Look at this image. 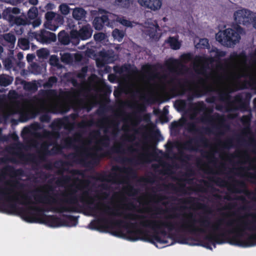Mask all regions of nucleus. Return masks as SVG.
Returning a JSON list of instances; mask_svg holds the SVG:
<instances>
[{
  "label": "nucleus",
  "mask_w": 256,
  "mask_h": 256,
  "mask_svg": "<svg viewBox=\"0 0 256 256\" xmlns=\"http://www.w3.org/2000/svg\"><path fill=\"white\" fill-rule=\"evenodd\" d=\"M60 10L62 14L66 15L70 12V8L66 4H62L60 6Z\"/></svg>",
  "instance_id": "27"
},
{
  "label": "nucleus",
  "mask_w": 256,
  "mask_h": 256,
  "mask_svg": "<svg viewBox=\"0 0 256 256\" xmlns=\"http://www.w3.org/2000/svg\"><path fill=\"white\" fill-rule=\"evenodd\" d=\"M4 38L6 40L10 42L11 44H13L16 42V38L15 36L10 34H8L4 35Z\"/></svg>",
  "instance_id": "28"
},
{
  "label": "nucleus",
  "mask_w": 256,
  "mask_h": 256,
  "mask_svg": "<svg viewBox=\"0 0 256 256\" xmlns=\"http://www.w3.org/2000/svg\"><path fill=\"white\" fill-rule=\"evenodd\" d=\"M20 12V10L18 8H8L4 10L3 14L5 19L8 20L12 23H14L16 24H25V22L22 20L18 18L16 16V14H19Z\"/></svg>",
  "instance_id": "8"
},
{
  "label": "nucleus",
  "mask_w": 256,
  "mask_h": 256,
  "mask_svg": "<svg viewBox=\"0 0 256 256\" xmlns=\"http://www.w3.org/2000/svg\"><path fill=\"white\" fill-rule=\"evenodd\" d=\"M112 36L115 40L120 42L124 36V33L120 32L117 29H116L113 31Z\"/></svg>",
  "instance_id": "23"
},
{
  "label": "nucleus",
  "mask_w": 256,
  "mask_h": 256,
  "mask_svg": "<svg viewBox=\"0 0 256 256\" xmlns=\"http://www.w3.org/2000/svg\"><path fill=\"white\" fill-rule=\"evenodd\" d=\"M44 52L46 54V52L44 50H38V56H42V55L41 54V52Z\"/></svg>",
  "instance_id": "42"
},
{
  "label": "nucleus",
  "mask_w": 256,
  "mask_h": 256,
  "mask_svg": "<svg viewBox=\"0 0 256 256\" xmlns=\"http://www.w3.org/2000/svg\"><path fill=\"white\" fill-rule=\"evenodd\" d=\"M232 76L234 78L248 76L256 77V67L250 70L246 66L245 58L243 56H236L232 62Z\"/></svg>",
  "instance_id": "4"
},
{
  "label": "nucleus",
  "mask_w": 256,
  "mask_h": 256,
  "mask_svg": "<svg viewBox=\"0 0 256 256\" xmlns=\"http://www.w3.org/2000/svg\"><path fill=\"white\" fill-rule=\"evenodd\" d=\"M20 55H21V54H20H20H18V56H20Z\"/></svg>",
  "instance_id": "47"
},
{
  "label": "nucleus",
  "mask_w": 256,
  "mask_h": 256,
  "mask_svg": "<svg viewBox=\"0 0 256 256\" xmlns=\"http://www.w3.org/2000/svg\"><path fill=\"white\" fill-rule=\"evenodd\" d=\"M58 60L54 56H52L50 60V62L51 64L56 65L57 64Z\"/></svg>",
  "instance_id": "37"
},
{
  "label": "nucleus",
  "mask_w": 256,
  "mask_h": 256,
  "mask_svg": "<svg viewBox=\"0 0 256 256\" xmlns=\"http://www.w3.org/2000/svg\"><path fill=\"white\" fill-rule=\"evenodd\" d=\"M134 88L136 92L141 94H153L156 92L157 88L152 82H147L144 80H141L134 84Z\"/></svg>",
  "instance_id": "7"
},
{
  "label": "nucleus",
  "mask_w": 256,
  "mask_h": 256,
  "mask_svg": "<svg viewBox=\"0 0 256 256\" xmlns=\"http://www.w3.org/2000/svg\"><path fill=\"white\" fill-rule=\"evenodd\" d=\"M46 8L48 9H52L54 8V5H53L51 4H47Z\"/></svg>",
  "instance_id": "41"
},
{
  "label": "nucleus",
  "mask_w": 256,
  "mask_h": 256,
  "mask_svg": "<svg viewBox=\"0 0 256 256\" xmlns=\"http://www.w3.org/2000/svg\"><path fill=\"white\" fill-rule=\"evenodd\" d=\"M105 34L103 33H98L94 35V38L96 41H101L104 39Z\"/></svg>",
  "instance_id": "29"
},
{
  "label": "nucleus",
  "mask_w": 256,
  "mask_h": 256,
  "mask_svg": "<svg viewBox=\"0 0 256 256\" xmlns=\"http://www.w3.org/2000/svg\"><path fill=\"white\" fill-rule=\"evenodd\" d=\"M108 228V224L106 222H104L102 225H100L98 226L97 229L101 232H106Z\"/></svg>",
  "instance_id": "31"
},
{
  "label": "nucleus",
  "mask_w": 256,
  "mask_h": 256,
  "mask_svg": "<svg viewBox=\"0 0 256 256\" xmlns=\"http://www.w3.org/2000/svg\"><path fill=\"white\" fill-rule=\"evenodd\" d=\"M64 44H68V42H64Z\"/></svg>",
  "instance_id": "46"
},
{
  "label": "nucleus",
  "mask_w": 256,
  "mask_h": 256,
  "mask_svg": "<svg viewBox=\"0 0 256 256\" xmlns=\"http://www.w3.org/2000/svg\"><path fill=\"white\" fill-rule=\"evenodd\" d=\"M253 14L244 8L238 9L234 12V19L237 24L246 25L251 22Z\"/></svg>",
  "instance_id": "5"
},
{
  "label": "nucleus",
  "mask_w": 256,
  "mask_h": 256,
  "mask_svg": "<svg viewBox=\"0 0 256 256\" xmlns=\"http://www.w3.org/2000/svg\"><path fill=\"white\" fill-rule=\"evenodd\" d=\"M208 40L204 38L200 40L199 42L196 44V46L197 48H205L208 46Z\"/></svg>",
  "instance_id": "26"
},
{
  "label": "nucleus",
  "mask_w": 256,
  "mask_h": 256,
  "mask_svg": "<svg viewBox=\"0 0 256 256\" xmlns=\"http://www.w3.org/2000/svg\"><path fill=\"white\" fill-rule=\"evenodd\" d=\"M116 235L119 237H124L130 240L136 241L142 238V232L135 228L128 230L127 234L122 232H119L116 234Z\"/></svg>",
  "instance_id": "9"
},
{
  "label": "nucleus",
  "mask_w": 256,
  "mask_h": 256,
  "mask_svg": "<svg viewBox=\"0 0 256 256\" xmlns=\"http://www.w3.org/2000/svg\"><path fill=\"white\" fill-rule=\"evenodd\" d=\"M92 30L90 25L84 26L79 32L73 30L71 32V36L74 38L86 40L92 36Z\"/></svg>",
  "instance_id": "11"
},
{
  "label": "nucleus",
  "mask_w": 256,
  "mask_h": 256,
  "mask_svg": "<svg viewBox=\"0 0 256 256\" xmlns=\"http://www.w3.org/2000/svg\"><path fill=\"white\" fill-rule=\"evenodd\" d=\"M168 42L170 44L171 48L174 50H177L180 48V44L176 38H170Z\"/></svg>",
  "instance_id": "22"
},
{
  "label": "nucleus",
  "mask_w": 256,
  "mask_h": 256,
  "mask_svg": "<svg viewBox=\"0 0 256 256\" xmlns=\"http://www.w3.org/2000/svg\"><path fill=\"white\" fill-rule=\"evenodd\" d=\"M56 78L54 77L50 78L48 82L46 84V86H52V84L56 82Z\"/></svg>",
  "instance_id": "34"
},
{
  "label": "nucleus",
  "mask_w": 256,
  "mask_h": 256,
  "mask_svg": "<svg viewBox=\"0 0 256 256\" xmlns=\"http://www.w3.org/2000/svg\"><path fill=\"white\" fill-rule=\"evenodd\" d=\"M20 112L24 114L28 115L30 114L33 115L37 112V109L35 107V106L32 105V104H28L26 106H24L22 110H21Z\"/></svg>",
  "instance_id": "17"
},
{
  "label": "nucleus",
  "mask_w": 256,
  "mask_h": 256,
  "mask_svg": "<svg viewBox=\"0 0 256 256\" xmlns=\"http://www.w3.org/2000/svg\"><path fill=\"white\" fill-rule=\"evenodd\" d=\"M179 66L180 62L177 60L171 59L168 62V66L172 71H178Z\"/></svg>",
  "instance_id": "18"
},
{
  "label": "nucleus",
  "mask_w": 256,
  "mask_h": 256,
  "mask_svg": "<svg viewBox=\"0 0 256 256\" xmlns=\"http://www.w3.org/2000/svg\"><path fill=\"white\" fill-rule=\"evenodd\" d=\"M118 22H119L125 26H132V24L126 20H117Z\"/></svg>",
  "instance_id": "33"
},
{
  "label": "nucleus",
  "mask_w": 256,
  "mask_h": 256,
  "mask_svg": "<svg viewBox=\"0 0 256 256\" xmlns=\"http://www.w3.org/2000/svg\"><path fill=\"white\" fill-rule=\"evenodd\" d=\"M240 27L236 28V32L231 28H226L218 32L216 36L217 41L224 46H232L238 42L240 39V34L242 32Z\"/></svg>",
  "instance_id": "3"
},
{
  "label": "nucleus",
  "mask_w": 256,
  "mask_h": 256,
  "mask_svg": "<svg viewBox=\"0 0 256 256\" xmlns=\"http://www.w3.org/2000/svg\"><path fill=\"white\" fill-rule=\"evenodd\" d=\"M46 22L45 26L46 28L51 30H56L62 24V18L54 12H48L46 14Z\"/></svg>",
  "instance_id": "6"
},
{
  "label": "nucleus",
  "mask_w": 256,
  "mask_h": 256,
  "mask_svg": "<svg viewBox=\"0 0 256 256\" xmlns=\"http://www.w3.org/2000/svg\"><path fill=\"white\" fill-rule=\"evenodd\" d=\"M34 56L32 54H28L26 58L28 61H30L33 60Z\"/></svg>",
  "instance_id": "39"
},
{
  "label": "nucleus",
  "mask_w": 256,
  "mask_h": 256,
  "mask_svg": "<svg viewBox=\"0 0 256 256\" xmlns=\"http://www.w3.org/2000/svg\"><path fill=\"white\" fill-rule=\"evenodd\" d=\"M251 22L252 24L253 27L256 29V14L255 13L253 14Z\"/></svg>",
  "instance_id": "35"
},
{
  "label": "nucleus",
  "mask_w": 256,
  "mask_h": 256,
  "mask_svg": "<svg viewBox=\"0 0 256 256\" xmlns=\"http://www.w3.org/2000/svg\"><path fill=\"white\" fill-rule=\"evenodd\" d=\"M17 112H18V110H10V114L14 113Z\"/></svg>",
  "instance_id": "44"
},
{
  "label": "nucleus",
  "mask_w": 256,
  "mask_h": 256,
  "mask_svg": "<svg viewBox=\"0 0 256 256\" xmlns=\"http://www.w3.org/2000/svg\"><path fill=\"white\" fill-rule=\"evenodd\" d=\"M9 2L12 4L16 5L21 2L20 0H10Z\"/></svg>",
  "instance_id": "38"
},
{
  "label": "nucleus",
  "mask_w": 256,
  "mask_h": 256,
  "mask_svg": "<svg viewBox=\"0 0 256 256\" xmlns=\"http://www.w3.org/2000/svg\"><path fill=\"white\" fill-rule=\"evenodd\" d=\"M22 218L28 222H39L49 226L56 228L62 226H72L76 224V221L72 220V224H65L60 219L52 216H46L36 209L34 206L29 208L22 213Z\"/></svg>",
  "instance_id": "1"
},
{
  "label": "nucleus",
  "mask_w": 256,
  "mask_h": 256,
  "mask_svg": "<svg viewBox=\"0 0 256 256\" xmlns=\"http://www.w3.org/2000/svg\"><path fill=\"white\" fill-rule=\"evenodd\" d=\"M10 196L12 199L17 200L24 204H28L31 202L30 198L23 193L12 191Z\"/></svg>",
  "instance_id": "14"
},
{
  "label": "nucleus",
  "mask_w": 256,
  "mask_h": 256,
  "mask_svg": "<svg viewBox=\"0 0 256 256\" xmlns=\"http://www.w3.org/2000/svg\"><path fill=\"white\" fill-rule=\"evenodd\" d=\"M29 2L32 4L36 5L38 4V0H29Z\"/></svg>",
  "instance_id": "40"
},
{
  "label": "nucleus",
  "mask_w": 256,
  "mask_h": 256,
  "mask_svg": "<svg viewBox=\"0 0 256 256\" xmlns=\"http://www.w3.org/2000/svg\"><path fill=\"white\" fill-rule=\"evenodd\" d=\"M212 76L218 86L226 90H228V85L230 82L228 80H226L224 78L220 76L217 73L214 74Z\"/></svg>",
  "instance_id": "15"
},
{
  "label": "nucleus",
  "mask_w": 256,
  "mask_h": 256,
  "mask_svg": "<svg viewBox=\"0 0 256 256\" xmlns=\"http://www.w3.org/2000/svg\"><path fill=\"white\" fill-rule=\"evenodd\" d=\"M121 1H122V2H124L125 1H126V0H121Z\"/></svg>",
  "instance_id": "45"
},
{
  "label": "nucleus",
  "mask_w": 256,
  "mask_h": 256,
  "mask_svg": "<svg viewBox=\"0 0 256 256\" xmlns=\"http://www.w3.org/2000/svg\"><path fill=\"white\" fill-rule=\"evenodd\" d=\"M182 60L183 62H186L190 60V54H184L182 56Z\"/></svg>",
  "instance_id": "36"
},
{
  "label": "nucleus",
  "mask_w": 256,
  "mask_h": 256,
  "mask_svg": "<svg viewBox=\"0 0 256 256\" xmlns=\"http://www.w3.org/2000/svg\"><path fill=\"white\" fill-rule=\"evenodd\" d=\"M245 226L243 223H238L234 226L232 232L236 235L230 240V243L242 247H250L256 245V234L246 235L244 232Z\"/></svg>",
  "instance_id": "2"
},
{
  "label": "nucleus",
  "mask_w": 256,
  "mask_h": 256,
  "mask_svg": "<svg viewBox=\"0 0 256 256\" xmlns=\"http://www.w3.org/2000/svg\"><path fill=\"white\" fill-rule=\"evenodd\" d=\"M212 60H206L204 58L196 57L194 62V68L199 73H202L204 69L208 66Z\"/></svg>",
  "instance_id": "13"
},
{
  "label": "nucleus",
  "mask_w": 256,
  "mask_h": 256,
  "mask_svg": "<svg viewBox=\"0 0 256 256\" xmlns=\"http://www.w3.org/2000/svg\"><path fill=\"white\" fill-rule=\"evenodd\" d=\"M154 242H157L160 244H166L167 242L166 240H162L158 236H155L152 240Z\"/></svg>",
  "instance_id": "32"
},
{
  "label": "nucleus",
  "mask_w": 256,
  "mask_h": 256,
  "mask_svg": "<svg viewBox=\"0 0 256 256\" xmlns=\"http://www.w3.org/2000/svg\"><path fill=\"white\" fill-rule=\"evenodd\" d=\"M163 224L160 221H154L152 222L149 224V226L152 227V228L154 229H158L160 228Z\"/></svg>",
  "instance_id": "25"
},
{
  "label": "nucleus",
  "mask_w": 256,
  "mask_h": 256,
  "mask_svg": "<svg viewBox=\"0 0 256 256\" xmlns=\"http://www.w3.org/2000/svg\"><path fill=\"white\" fill-rule=\"evenodd\" d=\"M2 52H3V48L1 46H0V57L1 56Z\"/></svg>",
  "instance_id": "43"
},
{
  "label": "nucleus",
  "mask_w": 256,
  "mask_h": 256,
  "mask_svg": "<svg viewBox=\"0 0 256 256\" xmlns=\"http://www.w3.org/2000/svg\"><path fill=\"white\" fill-rule=\"evenodd\" d=\"M100 14L101 17H98L94 19V26L96 29L100 30L102 28L108 19L111 20L113 19L114 15L112 14H108L104 10H100Z\"/></svg>",
  "instance_id": "10"
},
{
  "label": "nucleus",
  "mask_w": 256,
  "mask_h": 256,
  "mask_svg": "<svg viewBox=\"0 0 256 256\" xmlns=\"http://www.w3.org/2000/svg\"><path fill=\"white\" fill-rule=\"evenodd\" d=\"M28 17L31 20H36L33 22L34 27L38 26L41 24V20L37 18L38 15V9L35 7H32L28 12Z\"/></svg>",
  "instance_id": "16"
},
{
  "label": "nucleus",
  "mask_w": 256,
  "mask_h": 256,
  "mask_svg": "<svg viewBox=\"0 0 256 256\" xmlns=\"http://www.w3.org/2000/svg\"><path fill=\"white\" fill-rule=\"evenodd\" d=\"M18 46L24 50H28L29 48L28 42L27 40L22 38L18 40Z\"/></svg>",
  "instance_id": "24"
},
{
  "label": "nucleus",
  "mask_w": 256,
  "mask_h": 256,
  "mask_svg": "<svg viewBox=\"0 0 256 256\" xmlns=\"http://www.w3.org/2000/svg\"><path fill=\"white\" fill-rule=\"evenodd\" d=\"M148 28H150L149 30V34L150 36H153V33L156 31L157 27L154 24H151L149 26H148Z\"/></svg>",
  "instance_id": "30"
},
{
  "label": "nucleus",
  "mask_w": 256,
  "mask_h": 256,
  "mask_svg": "<svg viewBox=\"0 0 256 256\" xmlns=\"http://www.w3.org/2000/svg\"><path fill=\"white\" fill-rule=\"evenodd\" d=\"M207 238L210 242H218V238L217 230H214L212 232H210L207 236Z\"/></svg>",
  "instance_id": "21"
},
{
  "label": "nucleus",
  "mask_w": 256,
  "mask_h": 256,
  "mask_svg": "<svg viewBox=\"0 0 256 256\" xmlns=\"http://www.w3.org/2000/svg\"><path fill=\"white\" fill-rule=\"evenodd\" d=\"M13 78L8 76L2 75L0 76V84L2 86H6L11 84Z\"/></svg>",
  "instance_id": "19"
},
{
  "label": "nucleus",
  "mask_w": 256,
  "mask_h": 256,
  "mask_svg": "<svg viewBox=\"0 0 256 256\" xmlns=\"http://www.w3.org/2000/svg\"><path fill=\"white\" fill-rule=\"evenodd\" d=\"M138 2L142 6L152 10L160 9L162 6L161 0H138Z\"/></svg>",
  "instance_id": "12"
},
{
  "label": "nucleus",
  "mask_w": 256,
  "mask_h": 256,
  "mask_svg": "<svg viewBox=\"0 0 256 256\" xmlns=\"http://www.w3.org/2000/svg\"><path fill=\"white\" fill-rule=\"evenodd\" d=\"M86 12L84 10L80 8H75L73 11V16L74 18L80 20L84 18L85 16Z\"/></svg>",
  "instance_id": "20"
}]
</instances>
